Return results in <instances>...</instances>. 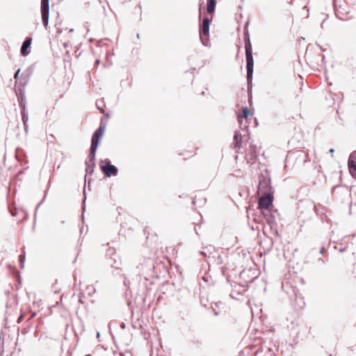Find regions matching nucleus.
<instances>
[{
	"mask_svg": "<svg viewBox=\"0 0 356 356\" xmlns=\"http://www.w3.org/2000/svg\"><path fill=\"white\" fill-rule=\"evenodd\" d=\"M273 202V194H265L260 197L258 202V208L264 214L265 210H270L269 208L272 205Z\"/></svg>",
	"mask_w": 356,
	"mask_h": 356,
	"instance_id": "nucleus-5",
	"label": "nucleus"
},
{
	"mask_svg": "<svg viewBox=\"0 0 356 356\" xmlns=\"http://www.w3.org/2000/svg\"><path fill=\"white\" fill-rule=\"evenodd\" d=\"M24 127L25 132H27L28 131V124L27 123L24 124Z\"/></svg>",
	"mask_w": 356,
	"mask_h": 356,
	"instance_id": "nucleus-32",
	"label": "nucleus"
},
{
	"mask_svg": "<svg viewBox=\"0 0 356 356\" xmlns=\"http://www.w3.org/2000/svg\"><path fill=\"white\" fill-rule=\"evenodd\" d=\"M333 6L336 13H339V9L341 8V5L338 4L337 0H333Z\"/></svg>",
	"mask_w": 356,
	"mask_h": 356,
	"instance_id": "nucleus-23",
	"label": "nucleus"
},
{
	"mask_svg": "<svg viewBox=\"0 0 356 356\" xmlns=\"http://www.w3.org/2000/svg\"><path fill=\"white\" fill-rule=\"evenodd\" d=\"M24 316V314H22V315H20V316L18 317V319H17V323H20L23 321Z\"/></svg>",
	"mask_w": 356,
	"mask_h": 356,
	"instance_id": "nucleus-30",
	"label": "nucleus"
},
{
	"mask_svg": "<svg viewBox=\"0 0 356 356\" xmlns=\"http://www.w3.org/2000/svg\"><path fill=\"white\" fill-rule=\"evenodd\" d=\"M201 95H205V92L203 91V92H202Z\"/></svg>",
	"mask_w": 356,
	"mask_h": 356,
	"instance_id": "nucleus-43",
	"label": "nucleus"
},
{
	"mask_svg": "<svg viewBox=\"0 0 356 356\" xmlns=\"http://www.w3.org/2000/svg\"><path fill=\"white\" fill-rule=\"evenodd\" d=\"M258 192L262 195L273 194L274 191L270 186V180L266 179L264 176L259 177V182L258 185Z\"/></svg>",
	"mask_w": 356,
	"mask_h": 356,
	"instance_id": "nucleus-7",
	"label": "nucleus"
},
{
	"mask_svg": "<svg viewBox=\"0 0 356 356\" xmlns=\"http://www.w3.org/2000/svg\"><path fill=\"white\" fill-rule=\"evenodd\" d=\"M325 252V247H321V250H320V254H324V252Z\"/></svg>",
	"mask_w": 356,
	"mask_h": 356,
	"instance_id": "nucleus-31",
	"label": "nucleus"
},
{
	"mask_svg": "<svg viewBox=\"0 0 356 356\" xmlns=\"http://www.w3.org/2000/svg\"><path fill=\"white\" fill-rule=\"evenodd\" d=\"M256 149H257V147H256V146H254V147H252V149H253V151H254L255 153H256Z\"/></svg>",
	"mask_w": 356,
	"mask_h": 356,
	"instance_id": "nucleus-40",
	"label": "nucleus"
},
{
	"mask_svg": "<svg viewBox=\"0 0 356 356\" xmlns=\"http://www.w3.org/2000/svg\"><path fill=\"white\" fill-rule=\"evenodd\" d=\"M231 286V292L230 297L233 299L238 300V297L237 296H240L243 294L248 290V285L243 284L240 283H237L236 282H233L230 284Z\"/></svg>",
	"mask_w": 356,
	"mask_h": 356,
	"instance_id": "nucleus-6",
	"label": "nucleus"
},
{
	"mask_svg": "<svg viewBox=\"0 0 356 356\" xmlns=\"http://www.w3.org/2000/svg\"><path fill=\"white\" fill-rule=\"evenodd\" d=\"M293 292L295 293L296 300V301H298V295H297V293L295 292V290H293Z\"/></svg>",
	"mask_w": 356,
	"mask_h": 356,
	"instance_id": "nucleus-36",
	"label": "nucleus"
},
{
	"mask_svg": "<svg viewBox=\"0 0 356 356\" xmlns=\"http://www.w3.org/2000/svg\"><path fill=\"white\" fill-rule=\"evenodd\" d=\"M213 312H214V315L215 316H218L219 314V312L216 311L215 309H213Z\"/></svg>",
	"mask_w": 356,
	"mask_h": 356,
	"instance_id": "nucleus-37",
	"label": "nucleus"
},
{
	"mask_svg": "<svg viewBox=\"0 0 356 356\" xmlns=\"http://www.w3.org/2000/svg\"><path fill=\"white\" fill-rule=\"evenodd\" d=\"M86 171L87 174H92L94 172V168L95 167V159L93 160V162H90V154L88 156V159L86 161Z\"/></svg>",
	"mask_w": 356,
	"mask_h": 356,
	"instance_id": "nucleus-16",
	"label": "nucleus"
},
{
	"mask_svg": "<svg viewBox=\"0 0 356 356\" xmlns=\"http://www.w3.org/2000/svg\"><path fill=\"white\" fill-rule=\"evenodd\" d=\"M104 165H100V169L104 172L106 177H111L112 176L118 175V168L115 165L111 164V162L109 159H106L104 161Z\"/></svg>",
	"mask_w": 356,
	"mask_h": 356,
	"instance_id": "nucleus-8",
	"label": "nucleus"
},
{
	"mask_svg": "<svg viewBox=\"0 0 356 356\" xmlns=\"http://www.w3.org/2000/svg\"><path fill=\"white\" fill-rule=\"evenodd\" d=\"M36 316V312H33L31 313V316L27 319L28 321H31Z\"/></svg>",
	"mask_w": 356,
	"mask_h": 356,
	"instance_id": "nucleus-27",
	"label": "nucleus"
},
{
	"mask_svg": "<svg viewBox=\"0 0 356 356\" xmlns=\"http://www.w3.org/2000/svg\"><path fill=\"white\" fill-rule=\"evenodd\" d=\"M264 218L266 220V222L269 225L270 228H273L274 226H276L277 223L275 220L277 216H279L277 210L272 211L271 210H265L263 214Z\"/></svg>",
	"mask_w": 356,
	"mask_h": 356,
	"instance_id": "nucleus-10",
	"label": "nucleus"
},
{
	"mask_svg": "<svg viewBox=\"0 0 356 356\" xmlns=\"http://www.w3.org/2000/svg\"><path fill=\"white\" fill-rule=\"evenodd\" d=\"M245 51V60H246V79L248 81V88L252 87V81L253 76V69H254V58L252 56V50Z\"/></svg>",
	"mask_w": 356,
	"mask_h": 356,
	"instance_id": "nucleus-3",
	"label": "nucleus"
},
{
	"mask_svg": "<svg viewBox=\"0 0 356 356\" xmlns=\"http://www.w3.org/2000/svg\"><path fill=\"white\" fill-rule=\"evenodd\" d=\"M10 214L13 216H15L17 215V211L16 209L15 210H13L11 209H10Z\"/></svg>",
	"mask_w": 356,
	"mask_h": 356,
	"instance_id": "nucleus-29",
	"label": "nucleus"
},
{
	"mask_svg": "<svg viewBox=\"0 0 356 356\" xmlns=\"http://www.w3.org/2000/svg\"><path fill=\"white\" fill-rule=\"evenodd\" d=\"M348 165V170L352 177L356 179V164H350Z\"/></svg>",
	"mask_w": 356,
	"mask_h": 356,
	"instance_id": "nucleus-20",
	"label": "nucleus"
},
{
	"mask_svg": "<svg viewBox=\"0 0 356 356\" xmlns=\"http://www.w3.org/2000/svg\"><path fill=\"white\" fill-rule=\"evenodd\" d=\"M105 129V125L101 123L100 126L95 131L91 138V145L90 149V162H93L95 159L96 152L99 145V143L102 138L104 131Z\"/></svg>",
	"mask_w": 356,
	"mask_h": 356,
	"instance_id": "nucleus-1",
	"label": "nucleus"
},
{
	"mask_svg": "<svg viewBox=\"0 0 356 356\" xmlns=\"http://www.w3.org/2000/svg\"><path fill=\"white\" fill-rule=\"evenodd\" d=\"M250 114L249 108L247 106H243L241 116L238 117V121L240 122V118L247 119Z\"/></svg>",
	"mask_w": 356,
	"mask_h": 356,
	"instance_id": "nucleus-18",
	"label": "nucleus"
},
{
	"mask_svg": "<svg viewBox=\"0 0 356 356\" xmlns=\"http://www.w3.org/2000/svg\"><path fill=\"white\" fill-rule=\"evenodd\" d=\"M356 164V151L353 152L348 159V165Z\"/></svg>",
	"mask_w": 356,
	"mask_h": 356,
	"instance_id": "nucleus-19",
	"label": "nucleus"
},
{
	"mask_svg": "<svg viewBox=\"0 0 356 356\" xmlns=\"http://www.w3.org/2000/svg\"><path fill=\"white\" fill-rule=\"evenodd\" d=\"M79 302L82 303V300L81 298H79Z\"/></svg>",
	"mask_w": 356,
	"mask_h": 356,
	"instance_id": "nucleus-44",
	"label": "nucleus"
},
{
	"mask_svg": "<svg viewBox=\"0 0 356 356\" xmlns=\"http://www.w3.org/2000/svg\"><path fill=\"white\" fill-rule=\"evenodd\" d=\"M248 22L244 26V31H243V38L245 43V51H251L252 50V44L250 42V34L248 29Z\"/></svg>",
	"mask_w": 356,
	"mask_h": 356,
	"instance_id": "nucleus-14",
	"label": "nucleus"
},
{
	"mask_svg": "<svg viewBox=\"0 0 356 356\" xmlns=\"http://www.w3.org/2000/svg\"><path fill=\"white\" fill-rule=\"evenodd\" d=\"M86 291L89 296H92L95 293L96 289L92 285H88L86 286Z\"/></svg>",
	"mask_w": 356,
	"mask_h": 356,
	"instance_id": "nucleus-22",
	"label": "nucleus"
},
{
	"mask_svg": "<svg viewBox=\"0 0 356 356\" xmlns=\"http://www.w3.org/2000/svg\"><path fill=\"white\" fill-rule=\"evenodd\" d=\"M201 304H202V306H204V307H206V306H207V305H206L205 302H203V300H201Z\"/></svg>",
	"mask_w": 356,
	"mask_h": 356,
	"instance_id": "nucleus-34",
	"label": "nucleus"
},
{
	"mask_svg": "<svg viewBox=\"0 0 356 356\" xmlns=\"http://www.w3.org/2000/svg\"><path fill=\"white\" fill-rule=\"evenodd\" d=\"M211 19L212 17L209 18L206 17L203 19L202 22L200 24V40L202 44L205 47L209 46V26Z\"/></svg>",
	"mask_w": 356,
	"mask_h": 356,
	"instance_id": "nucleus-2",
	"label": "nucleus"
},
{
	"mask_svg": "<svg viewBox=\"0 0 356 356\" xmlns=\"http://www.w3.org/2000/svg\"><path fill=\"white\" fill-rule=\"evenodd\" d=\"M19 72H20V69H19L14 74V79H17L18 77H19Z\"/></svg>",
	"mask_w": 356,
	"mask_h": 356,
	"instance_id": "nucleus-28",
	"label": "nucleus"
},
{
	"mask_svg": "<svg viewBox=\"0 0 356 356\" xmlns=\"http://www.w3.org/2000/svg\"><path fill=\"white\" fill-rule=\"evenodd\" d=\"M95 63L99 64V60H96Z\"/></svg>",
	"mask_w": 356,
	"mask_h": 356,
	"instance_id": "nucleus-42",
	"label": "nucleus"
},
{
	"mask_svg": "<svg viewBox=\"0 0 356 356\" xmlns=\"http://www.w3.org/2000/svg\"><path fill=\"white\" fill-rule=\"evenodd\" d=\"M21 114H22V120L23 124L27 123L28 120H29L28 112L26 111H25V109L24 108V109H22Z\"/></svg>",
	"mask_w": 356,
	"mask_h": 356,
	"instance_id": "nucleus-21",
	"label": "nucleus"
},
{
	"mask_svg": "<svg viewBox=\"0 0 356 356\" xmlns=\"http://www.w3.org/2000/svg\"><path fill=\"white\" fill-rule=\"evenodd\" d=\"M318 261H321L323 264H325V261L323 259H321V258L319 259Z\"/></svg>",
	"mask_w": 356,
	"mask_h": 356,
	"instance_id": "nucleus-33",
	"label": "nucleus"
},
{
	"mask_svg": "<svg viewBox=\"0 0 356 356\" xmlns=\"http://www.w3.org/2000/svg\"><path fill=\"white\" fill-rule=\"evenodd\" d=\"M42 203V200L40 203H38V205H37V207H36L35 210H37V209H38V208L40 206V204H41Z\"/></svg>",
	"mask_w": 356,
	"mask_h": 356,
	"instance_id": "nucleus-35",
	"label": "nucleus"
},
{
	"mask_svg": "<svg viewBox=\"0 0 356 356\" xmlns=\"http://www.w3.org/2000/svg\"><path fill=\"white\" fill-rule=\"evenodd\" d=\"M19 106L22 108V109H24H24L26 110V103L24 101V97L23 96H22L21 101L19 102Z\"/></svg>",
	"mask_w": 356,
	"mask_h": 356,
	"instance_id": "nucleus-24",
	"label": "nucleus"
},
{
	"mask_svg": "<svg viewBox=\"0 0 356 356\" xmlns=\"http://www.w3.org/2000/svg\"><path fill=\"white\" fill-rule=\"evenodd\" d=\"M24 260H25V255H24V256L20 255L19 256V262H20L22 268H23V266H24Z\"/></svg>",
	"mask_w": 356,
	"mask_h": 356,
	"instance_id": "nucleus-25",
	"label": "nucleus"
},
{
	"mask_svg": "<svg viewBox=\"0 0 356 356\" xmlns=\"http://www.w3.org/2000/svg\"><path fill=\"white\" fill-rule=\"evenodd\" d=\"M137 38H140L139 34H137Z\"/></svg>",
	"mask_w": 356,
	"mask_h": 356,
	"instance_id": "nucleus-45",
	"label": "nucleus"
},
{
	"mask_svg": "<svg viewBox=\"0 0 356 356\" xmlns=\"http://www.w3.org/2000/svg\"><path fill=\"white\" fill-rule=\"evenodd\" d=\"M207 11L209 14H212L215 12L216 1V0H207Z\"/></svg>",
	"mask_w": 356,
	"mask_h": 356,
	"instance_id": "nucleus-17",
	"label": "nucleus"
},
{
	"mask_svg": "<svg viewBox=\"0 0 356 356\" xmlns=\"http://www.w3.org/2000/svg\"><path fill=\"white\" fill-rule=\"evenodd\" d=\"M83 194H84V195L86 196V191H85V189L83 190ZM85 204H86V197H85V198H84V200H83V206H82V210H83V212H84V211H85V209H86Z\"/></svg>",
	"mask_w": 356,
	"mask_h": 356,
	"instance_id": "nucleus-26",
	"label": "nucleus"
},
{
	"mask_svg": "<svg viewBox=\"0 0 356 356\" xmlns=\"http://www.w3.org/2000/svg\"><path fill=\"white\" fill-rule=\"evenodd\" d=\"M100 337V332H97V338H99Z\"/></svg>",
	"mask_w": 356,
	"mask_h": 356,
	"instance_id": "nucleus-39",
	"label": "nucleus"
},
{
	"mask_svg": "<svg viewBox=\"0 0 356 356\" xmlns=\"http://www.w3.org/2000/svg\"><path fill=\"white\" fill-rule=\"evenodd\" d=\"M194 229H195V231L196 234H198V232H197V231L196 227H194Z\"/></svg>",
	"mask_w": 356,
	"mask_h": 356,
	"instance_id": "nucleus-41",
	"label": "nucleus"
},
{
	"mask_svg": "<svg viewBox=\"0 0 356 356\" xmlns=\"http://www.w3.org/2000/svg\"><path fill=\"white\" fill-rule=\"evenodd\" d=\"M31 42H32V38L31 37H26L25 38V40H24L22 44L21 49H20V53H21L22 56H26L29 54V53L31 51L30 48H31Z\"/></svg>",
	"mask_w": 356,
	"mask_h": 356,
	"instance_id": "nucleus-12",
	"label": "nucleus"
},
{
	"mask_svg": "<svg viewBox=\"0 0 356 356\" xmlns=\"http://www.w3.org/2000/svg\"><path fill=\"white\" fill-rule=\"evenodd\" d=\"M85 356H91V355H90V354H88V355H85Z\"/></svg>",
	"mask_w": 356,
	"mask_h": 356,
	"instance_id": "nucleus-46",
	"label": "nucleus"
},
{
	"mask_svg": "<svg viewBox=\"0 0 356 356\" xmlns=\"http://www.w3.org/2000/svg\"><path fill=\"white\" fill-rule=\"evenodd\" d=\"M49 0H41V16L42 21L44 26L45 28L47 27L49 23Z\"/></svg>",
	"mask_w": 356,
	"mask_h": 356,
	"instance_id": "nucleus-9",
	"label": "nucleus"
},
{
	"mask_svg": "<svg viewBox=\"0 0 356 356\" xmlns=\"http://www.w3.org/2000/svg\"><path fill=\"white\" fill-rule=\"evenodd\" d=\"M329 152L333 153L334 152V149L333 148L330 149Z\"/></svg>",
	"mask_w": 356,
	"mask_h": 356,
	"instance_id": "nucleus-38",
	"label": "nucleus"
},
{
	"mask_svg": "<svg viewBox=\"0 0 356 356\" xmlns=\"http://www.w3.org/2000/svg\"><path fill=\"white\" fill-rule=\"evenodd\" d=\"M143 274L148 276H158L157 266L153 259L148 258L144 260L143 263L140 264Z\"/></svg>",
	"mask_w": 356,
	"mask_h": 356,
	"instance_id": "nucleus-4",
	"label": "nucleus"
},
{
	"mask_svg": "<svg viewBox=\"0 0 356 356\" xmlns=\"http://www.w3.org/2000/svg\"><path fill=\"white\" fill-rule=\"evenodd\" d=\"M207 250V252L204 251H200V254L202 255H204L205 257H207V253L209 254V257H211V254H212L213 251V259H215V262L218 265H220L223 263L222 257L215 251V248L212 245H209L205 248Z\"/></svg>",
	"mask_w": 356,
	"mask_h": 356,
	"instance_id": "nucleus-11",
	"label": "nucleus"
},
{
	"mask_svg": "<svg viewBox=\"0 0 356 356\" xmlns=\"http://www.w3.org/2000/svg\"><path fill=\"white\" fill-rule=\"evenodd\" d=\"M254 356H275V354L270 348L262 346L255 351Z\"/></svg>",
	"mask_w": 356,
	"mask_h": 356,
	"instance_id": "nucleus-13",
	"label": "nucleus"
},
{
	"mask_svg": "<svg viewBox=\"0 0 356 356\" xmlns=\"http://www.w3.org/2000/svg\"><path fill=\"white\" fill-rule=\"evenodd\" d=\"M242 136L239 131H235L234 135V147L239 149L241 147Z\"/></svg>",
	"mask_w": 356,
	"mask_h": 356,
	"instance_id": "nucleus-15",
	"label": "nucleus"
}]
</instances>
